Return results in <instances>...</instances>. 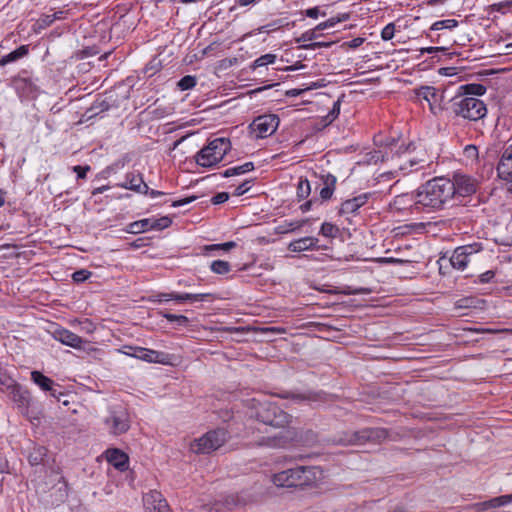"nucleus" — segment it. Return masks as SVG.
Instances as JSON below:
<instances>
[{"label": "nucleus", "instance_id": "obj_28", "mask_svg": "<svg viewBox=\"0 0 512 512\" xmlns=\"http://www.w3.org/2000/svg\"><path fill=\"white\" fill-rule=\"evenodd\" d=\"M279 397L284 399H292L296 402L302 401H317L319 399V395L317 393L308 392V393H289L285 392L279 394Z\"/></svg>", "mask_w": 512, "mask_h": 512}, {"label": "nucleus", "instance_id": "obj_46", "mask_svg": "<svg viewBox=\"0 0 512 512\" xmlns=\"http://www.w3.org/2000/svg\"><path fill=\"white\" fill-rule=\"evenodd\" d=\"M236 245H237L236 242L229 241V242H225V243H221V244L206 245L204 247V250L207 251V252L218 251V250L229 251V250L235 248Z\"/></svg>", "mask_w": 512, "mask_h": 512}, {"label": "nucleus", "instance_id": "obj_27", "mask_svg": "<svg viewBox=\"0 0 512 512\" xmlns=\"http://www.w3.org/2000/svg\"><path fill=\"white\" fill-rule=\"evenodd\" d=\"M276 59L277 56L272 53L261 55L250 64L249 69L253 72L257 71L260 68L267 67L269 64H274Z\"/></svg>", "mask_w": 512, "mask_h": 512}, {"label": "nucleus", "instance_id": "obj_39", "mask_svg": "<svg viewBox=\"0 0 512 512\" xmlns=\"http://www.w3.org/2000/svg\"><path fill=\"white\" fill-rule=\"evenodd\" d=\"M510 503H512V494L501 495V496H498V497L488 500V507H490V509H493V508H498L501 506L508 505Z\"/></svg>", "mask_w": 512, "mask_h": 512}, {"label": "nucleus", "instance_id": "obj_52", "mask_svg": "<svg viewBox=\"0 0 512 512\" xmlns=\"http://www.w3.org/2000/svg\"><path fill=\"white\" fill-rule=\"evenodd\" d=\"M463 153H464L465 158H467V159H470V160L478 159V149L474 145H467L464 148Z\"/></svg>", "mask_w": 512, "mask_h": 512}, {"label": "nucleus", "instance_id": "obj_55", "mask_svg": "<svg viewBox=\"0 0 512 512\" xmlns=\"http://www.w3.org/2000/svg\"><path fill=\"white\" fill-rule=\"evenodd\" d=\"M305 15L309 18L317 19L319 16L325 17L326 12L320 11V8L318 6H316V7L306 9Z\"/></svg>", "mask_w": 512, "mask_h": 512}, {"label": "nucleus", "instance_id": "obj_51", "mask_svg": "<svg viewBox=\"0 0 512 512\" xmlns=\"http://www.w3.org/2000/svg\"><path fill=\"white\" fill-rule=\"evenodd\" d=\"M319 36L318 33H316V30L310 29L308 31H305L299 38L296 39V41L299 42H307V41H313Z\"/></svg>", "mask_w": 512, "mask_h": 512}, {"label": "nucleus", "instance_id": "obj_2", "mask_svg": "<svg viewBox=\"0 0 512 512\" xmlns=\"http://www.w3.org/2000/svg\"><path fill=\"white\" fill-rule=\"evenodd\" d=\"M322 477L317 466H296L273 475V483L278 487L312 486Z\"/></svg>", "mask_w": 512, "mask_h": 512}, {"label": "nucleus", "instance_id": "obj_16", "mask_svg": "<svg viewBox=\"0 0 512 512\" xmlns=\"http://www.w3.org/2000/svg\"><path fill=\"white\" fill-rule=\"evenodd\" d=\"M133 350V357L149 363H166L167 355L163 352L147 349L143 347H128Z\"/></svg>", "mask_w": 512, "mask_h": 512}, {"label": "nucleus", "instance_id": "obj_40", "mask_svg": "<svg viewBox=\"0 0 512 512\" xmlns=\"http://www.w3.org/2000/svg\"><path fill=\"white\" fill-rule=\"evenodd\" d=\"M245 504L243 497L238 494H230L225 497L224 505L227 509H233Z\"/></svg>", "mask_w": 512, "mask_h": 512}, {"label": "nucleus", "instance_id": "obj_32", "mask_svg": "<svg viewBox=\"0 0 512 512\" xmlns=\"http://www.w3.org/2000/svg\"><path fill=\"white\" fill-rule=\"evenodd\" d=\"M252 170H254L253 162H245L243 165L225 170V172L223 173V176L231 177V176L241 175V174L250 172Z\"/></svg>", "mask_w": 512, "mask_h": 512}, {"label": "nucleus", "instance_id": "obj_8", "mask_svg": "<svg viewBox=\"0 0 512 512\" xmlns=\"http://www.w3.org/2000/svg\"><path fill=\"white\" fill-rule=\"evenodd\" d=\"M279 126V118L275 114H264L256 117L249 125V134L252 139L267 138Z\"/></svg>", "mask_w": 512, "mask_h": 512}, {"label": "nucleus", "instance_id": "obj_59", "mask_svg": "<svg viewBox=\"0 0 512 512\" xmlns=\"http://www.w3.org/2000/svg\"><path fill=\"white\" fill-rule=\"evenodd\" d=\"M331 45L332 42H312L310 44L304 45L303 48L308 50H315L324 47L327 48L330 47Z\"/></svg>", "mask_w": 512, "mask_h": 512}, {"label": "nucleus", "instance_id": "obj_4", "mask_svg": "<svg viewBox=\"0 0 512 512\" xmlns=\"http://www.w3.org/2000/svg\"><path fill=\"white\" fill-rule=\"evenodd\" d=\"M230 438L224 428L210 430L190 444V450L196 454H210L222 447Z\"/></svg>", "mask_w": 512, "mask_h": 512}, {"label": "nucleus", "instance_id": "obj_20", "mask_svg": "<svg viewBox=\"0 0 512 512\" xmlns=\"http://www.w3.org/2000/svg\"><path fill=\"white\" fill-rule=\"evenodd\" d=\"M318 241V238L311 236L299 238L289 243L288 250L294 253L314 250L317 248Z\"/></svg>", "mask_w": 512, "mask_h": 512}, {"label": "nucleus", "instance_id": "obj_41", "mask_svg": "<svg viewBox=\"0 0 512 512\" xmlns=\"http://www.w3.org/2000/svg\"><path fill=\"white\" fill-rule=\"evenodd\" d=\"M320 234L328 238H335L339 234V228L332 223L324 222L320 228Z\"/></svg>", "mask_w": 512, "mask_h": 512}, {"label": "nucleus", "instance_id": "obj_1", "mask_svg": "<svg viewBox=\"0 0 512 512\" xmlns=\"http://www.w3.org/2000/svg\"><path fill=\"white\" fill-rule=\"evenodd\" d=\"M451 180L436 177L421 185L416 192L415 210L420 207L431 210L444 209L453 200Z\"/></svg>", "mask_w": 512, "mask_h": 512}, {"label": "nucleus", "instance_id": "obj_7", "mask_svg": "<svg viewBox=\"0 0 512 512\" xmlns=\"http://www.w3.org/2000/svg\"><path fill=\"white\" fill-rule=\"evenodd\" d=\"M231 142L226 137H217L209 140L208 144L200 149L193 157V160H223L231 150Z\"/></svg>", "mask_w": 512, "mask_h": 512}, {"label": "nucleus", "instance_id": "obj_24", "mask_svg": "<svg viewBox=\"0 0 512 512\" xmlns=\"http://www.w3.org/2000/svg\"><path fill=\"white\" fill-rule=\"evenodd\" d=\"M48 450L44 446H34L28 454V461L32 466H38L44 463Z\"/></svg>", "mask_w": 512, "mask_h": 512}, {"label": "nucleus", "instance_id": "obj_44", "mask_svg": "<svg viewBox=\"0 0 512 512\" xmlns=\"http://www.w3.org/2000/svg\"><path fill=\"white\" fill-rule=\"evenodd\" d=\"M160 314L169 322H176L179 326H186L189 323V319L184 315H175L168 312H160Z\"/></svg>", "mask_w": 512, "mask_h": 512}, {"label": "nucleus", "instance_id": "obj_18", "mask_svg": "<svg viewBox=\"0 0 512 512\" xmlns=\"http://www.w3.org/2000/svg\"><path fill=\"white\" fill-rule=\"evenodd\" d=\"M53 335L56 340L72 348H81L84 343L81 337L64 328L56 329Z\"/></svg>", "mask_w": 512, "mask_h": 512}, {"label": "nucleus", "instance_id": "obj_57", "mask_svg": "<svg viewBox=\"0 0 512 512\" xmlns=\"http://www.w3.org/2000/svg\"><path fill=\"white\" fill-rule=\"evenodd\" d=\"M229 199V193L220 192L214 195L211 199V203L214 205H219L225 203Z\"/></svg>", "mask_w": 512, "mask_h": 512}, {"label": "nucleus", "instance_id": "obj_49", "mask_svg": "<svg viewBox=\"0 0 512 512\" xmlns=\"http://www.w3.org/2000/svg\"><path fill=\"white\" fill-rule=\"evenodd\" d=\"M395 34V24L393 22L388 23L381 31V38L384 41L391 40Z\"/></svg>", "mask_w": 512, "mask_h": 512}, {"label": "nucleus", "instance_id": "obj_50", "mask_svg": "<svg viewBox=\"0 0 512 512\" xmlns=\"http://www.w3.org/2000/svg\"><path fill=\"white\" fill-rule=\"evenodd\" d=\"M321 181L325 187L335 190L337 179L334 175L327 173L320 176Z\"/></svg>", "mask_w": 512, "mask_h": 512}, {"label": "nucleus", "instance_id": "obj_43", "mask_svg": "<svg viewBox=\"0 0 512 512\" xmlns=\"http://www.w3.org/2000/svg\"><path fill=\"white\" fill-rule=\"evenodd\" d=\"M196 84H197V79L195 76L186 75L179 80L177 85L180 88V90L185 91V90H190V89L194 88L196 86Z\"/></svg>", "mask_w": 512, "mask_h": 512}, {"label": "nucleus", "instance_id": "obj_29", "mask_svg": "<svg viewBox=\"0 0 512 512\" xmlns=\"http://www.w3.org/2000/svg\"><path fill=\"white\" fill-rule=\"evenodd\" d=\"M31 379L35 384H37L42 390L48 391L52 388V385L54 384L53 380L49 377L45 376L39 371H32L31 372Z\"/></svg>", "mask_w": 512, "mask_h": 512}, {"label": "nucleus", "instance_id": "obj_34", "mask_svg": "<svg viewBox=\"0 0 512 512\" xmlns=\"http://www.w3.org/2000/svg\"><path fill=\"white\" fill-rule=\"evenodd\" d=\"M210 269L215 274L225 275L231 271V265L224 260H215L211 262Z\"/></svg>", "mask_w": 512, "mask_h": 512}, {"label": "nucleus", "instance_id": "obj_9", "mask_svg": "<svg viewBox=\"0 0 512 512\" xmlns=\"http://www.w3.org/2000/svg\"><path fill=\"white\" fill-rule=\"evenodd\" d=\"M482 251L483 245L480 242L459 246L454 250L450 263L453 268L464 270Z\"/></svg>", "mask_w": 512, "mask_h": 512}, {"label": "nucleus", "instance_id": "obj_61", "mask_svg": "<svg viewBox=\"0 0 512 512\" xmlns=\"http://www.w3.org/2000/svg\"><path fill=\"white\" fill-rule=\"evenodd\" d=\"M495 277V272L488 270L479 276L480 283H489Z\"/></svg>", "mask_w": 512, "mask_h": 512}, {"label": "nucleus", "instance_id": "obj_14", "mask_svg": "<svg viewBox=\"0 0 512 512\" xmlns=\"http://www.w3.org/2000/svg\"><path fill=\"white\" fill-rule=\"evenodd\" d=\"M12 86L20 98L34 97L38 91L37 85L28 76L18 75L12 79Z\"/></svg>", "mask_w": 512, "mask_h": 512}, {"label": "nucleus", "instance_id": "obj_31", "mask_svg": "<svg viewBox=\"0 0 512 512\" xmlns=\"http://www.w3.org/2000/svg\"><path fill=\"white\" fill-rule=\"evenodd\" d=\"M149 230H150L149 218L134 221V222L130 223L126 228V232L131 233V234H138V233H142V232L149 231Z\"/></svg>", "mask_w": 512, "mask_h": 512}, {"label": "nucleus", "instance_id": "obj_47", "mask_svg": "<svg viewBox=\"0 0 512 512\" xmlns=\"http://www.w3.org/2000/svg\"><path fill=\"white\" fill-rule=\"evenodd\" d=\"M92 275V272L86 269H80L72 274V279L76 283H82L88 280Z\"/></svg>", "mask_w": 512, "mask_h": 512}, {"label": "nucleus", "instance_id": "obj_54", "mask_svg": "<svg viewBox=\"0 0 512 512\" xmlns=\"http://www.w3.org/2000/svg\"><path fill=\"white\" fill-rule=\"evenodd\" d=\"M151 114L154 118L160 119L164 118L165 116L171 114V108L167 107H156L151 111Z\"/></svg>", "mask_w": 512, "mask_h": 512}, {"label": "nucleus", "instance_id": "obj_35", "mask_svg": "<svg viewBox=\"0 0 512 512\" xmlns=\"http://www.w3.org/2000/svg\"><path fill=\"white\" fill-rule=\"evenodd\" d=\"M415 200H416V195H414V194H402V195H398L395 198V205L399 209H403V208H405V205L410 204V208L415 209V205H414Z\"/></svg>", "mask_w": 512, "mask_h": 512}, {"label": "nucleus", "instance_id": "obj_3", "mask_svg": "<svg viewBox=\"0 0 512 512\" xmlns=\"http://www.w3.org/2000/svg\"><path fill=\"white\" fill-rule=\"evenodd\" d=\"M450 110L456 117L469 121H478L487 114L486 104L476 98L455 95L450 101Z\"/></svg>", "mask_w": 512, "mask_h": 512}, {"label": "nucleus", "instance_id": "obj_33", "mask_svg": "<svg viewBox=\"0 0 512 512\" xmlns=\"http://www.w3.org/2000/svg\"><path fill=\"white\" fill-rule=\"evenodd\" d=\"M54 23L53 17L51 14H42L33 25V31L35 33H40L42 30L50 27Z\"/></svg>", "mask_w": 512, "mask_h": 512}, {"label": "nucleus", "instance_id": "obj_36", "mask_svg": "<svg viewBox=\"0 0 512 512\" xmlns=\"http://www.w3.org/2000/svg\"><path fill=\"white\" fill-rule=\"evenodd\" d=\"M311 186L307 178H300L297 185V197L305 199L310 195Z\"/></svg>", "mask_w": 512, "mask_h": 512}, {"label": "nucleus", "instance_id": "obj_38", "mask_svg": "<svg viewBox=\"0 0 512 512\" xmlns=\"http://www.w3.org/2000/svg\"><path fill=\"white\" fill-rule=\"evenodd\" d=\"M458 26V21L455 19H445V20H439L432 24L430 27V30L432 31H438L442 29H453Z\"/></svg>", "mask_w": 512, "mask_h": 512}, {"label": "nucleus", "instance_id": "obj_63", "mask_svg": "<svg viewBox=\"0 0 512 512\" xmlns=\"http://www.w3.org/2000/svg\"><path fill=\"white\" fill-rule=\"evenodd\" d=\"M249 184H250V181H245V182H243L242 184H240V185L235 189L234 194H235L236 196H241V195H243L244 193H246V192L249 190V188H250Z\"/></svg>", "mask_w": 512, "mask_h": 512}, {"label": "nucleus", "instance_id": "obj_48", "mask_svg": "<svg viewBox=\"0 0 512 512\" xmlns=\"http://www.w3.org/2000/svg\"><path fill=\"white\" fill-rule=\"evenodd\" d=\"M349 18H350L349 13H342V14H338L335 17L329 18L328 20H326V23H327L328 28H333L336 24H338L340 22H345V21L349 20Z\"/></svg>", "mask_w": 512, "mask_h": 512}, {"label": "nucleus", "instance_id": "obj_26", "mask_svg": "<svg viewBox=\"0 0 512 512\" xmlns=\"http://www.w3.org/2000/svg\"><path fill=\"white\" fill-rule=\"evenodd\" d=\"M497 173L500 179L511 184L508 191L512 193V162H498Z\"/></svg>", "mask_w": 512, "mask_h": 512}, {"label": "nucleus", "instance_id": "obj_17", "mask_svg": "<svg viewBox=\"0 0 512 512\" xmlns=\"http://www.w3.org/2000/svg\"><path fill=\"white\" fill-rule=\"evenodd\" d=\"M370 196V193H363L351 199L345 200L340 206L339 214L357 213L358 210L368 202Z\"/></svg>", "mask_w": 512, "mask_h": 512}, {"label": "nucleus", "instance_id": "obj_22", "mask_svg": "<svg viewBox=\"0 0 512 512\" xmlns=\"http://www.w3.org/2000/svg\"><path fill=\"white\" fill-rule=\"evenodd\" d=\"M486 86L479 83H467L458 87L456 95H463L468 97L482 96L486 93Z\"/></svg>", "mask_w": 512, "mask_h": 512}, {"label": "nucleus", "instance_id": "obj_42", "mask_svg": "<svg viewBox=\"0 0 512 512\" xmlns=\"http://www.w3.org/2000/svg\"><path fill=\"white\" fill-rule=\"evenodd\" d=\"M478 300L474 297H465L455 302L456 309H471L477 307Z\"/></svg>", "mask_w": 512, "mask_h": 512}, {"label": "nucleus", "instance_id": "obj_5", "mask_svg": "<svg viewBox=\"0 0 512 512\" xmlns=\"http://www.w3.org/2000/svg\"><path fill=\"white\" fill-rule=\"evenodd\" d=\"M103 423L110 435H122L130 429L129 412L123 405H112L109 407L108 415L103 419Z\"/></svg>", "mask_w": 512, "mask_h": 512}, {"label": "nucleus", "instance_id": "obj_30", "mask_svg": "<svg viewBox=\"0 0 512 512\" xmlns=\"http://www.w3.org/2000/svg\"><path fill=\"white\" fill-rule=\"evenodd\" d=\"M110 103L105 99H96L92 105L87 109V113H89V117H93L102 112L108 111L110 109Z\"/></svg>", "mask_w": 512, "mask_h": 512}, {"label": "nucleus", "instance_id": "obj_13", "mask_svg": "<svg viewBox=\"0 0 512 512\" xmlns=\"http://www.w3.org/2000/svg\"><path fill=\"white\" fill-rule=\"evenodd\" d=\"M144 512H172L162 493L150 490L143 495Z\"/></svg>", "mask_w": 512, "mask_h": 512}, {"label": "nucleus", "instance_id": "obj_58", "mask_svg": "<svg viewBox=\"0 0 512 512\" xmlns=\"http://www.w3.org/2000/svg\"><path fill=\"white\" fill-rule=\"evenodd\" d=\"M73 171L75 173H77V178L78 179H84L86 178V175H87V172L90 171V166L88 165H85V166H74L73 168Z\"/></svg>", "mask_w": 512, "mask_h": 512}, {"label": "nucleus", "instance_id": "obj_19", "mask_svg": "<svg viewBox=\"0 0 512 512\" xmlns=\"http://www.w3.org/2000/svg\"><path fill=\"white\" fill-rule=\"evenodd\" d=\"M119 186L125 189H130L137 193L148 192V185L144 182L142 176L139 173H127L125 180Z\"/></svg>", "mask_w": 512, "mask_h": 512}, {"label": "nucleus", "instance_id": "obj_15", "mask_svg": "<svg viewBox=\"0 0 512 512\" xmlns=\"http://www.w3.org/2000/svg\"><path fill=\"white\" fill-rule=\"evenodd\" d=\"M296 438V433L293 430H281L278 434L263 438L260 442L261 445H266L271 448H284L292 443Z\"/></svg>", "mask_w": 512, "mask_h": 512}, {"label": "nucleus", "instance_id": "obj_12", "mask_svg": "<svg viewBox=\"0 0 512 512\" xmlns=\"http://www.w3.org/2000/svg\"><path fill=\"white\" fill-rule=\"evenodd\" d=\"M453 200L470 196L476 192L475 180L464 174H455L451 180Z\"/></svg>", "mask_w": 512, "mask_h": 512}, {"label": "nucleus", "instance_id": "obj_25", "mask_svg": "<svg viewBox=\"0 0 512 512\" xmlns=\"http://www.w3.org/2000/svg\"><path fill=\"white\" fill-rule=\"evenodd\" d=\"M416 95L419 98L426 100L429 103L430 109L433 111V103L437 101V90L432 86H421L416 90Z\"/></svg>", "mask_w": 512, "mask_h": 512}, {"label": "nucleus", "instance_id": "obj_10", "mask_svg": "<svg viewBox=\"0 0 512 512\" xmlns=\"http://www.w3.org/2000/svg\"><path fill=\"white\" fill-rule=\"evenodd\" d=\"M385 435V430L367 428L360 431L346 432L335 441L341 445H361L367 441L385 437Z\"/></svg>", "mask_w": 512, "mask_h": 512}, {"label": "nucleus", "instance_id": "obj_23", "mask_svg": "<svg viewBox=\"0 0 512 512\" xmlns=\"http://www.w3.org/2000/svg\"><path fill=\"white\" fill-rule=\"evenodd\" d=\"M29 53V46L28 45H21L17 49L13 50L12 52L4 55L2 58H0V66H5L9 63L16 62L19 59L27 56Z\"/></svg>", "mask_w": 512, "mask_h": 512}, {"label": "nucleus", "instance_id": "obj_60", "mask_svg": "<svg viewBox=\"0 0 512 512\" xmlns=\"http://www.w3.org/2000/svg\"><path fill=\"white\" fill-rule=\"evenodd\" d=\"M334 191H335L334 189L324 186L320 190V197H321V199L324 200V201H327V200L331 199L333 194H334Z\"/></svg>", "mask_w": 512, "mask_h": 512}, {"label": "nucleus", "instance_id": "obj_56", "mask_svg": "<svg viewBox=\"0 0 512 512\" xmlns=\"http://www.w3.org/2000/svg\"><path fill=\"white\" fill-rule=\"evenodd\" d=\"M306 222H307L306 220L287 222L285 224L286 232H293V231L299 230L300 228H302L305 225Z\"/></svg>", "mask_w": 512, "mask_h": 512}, {"label": "nucleus", "instance_id": "obj_21", "mask_svg": "<svg viewBox=\"0 0 512 512\" xmlns=\"http://www.w3.org/2000/svg\"><path fill=\"white\" fill-rule=\"evenodd\" d=\"M107 460L119 471L128 469L129 458L123 451L115 448L107 451Z\"/></svg>", "mask_w": 512, "mask_h": 512}, {"label": "nucleus", "instance_id": "obj_11", "mask_svg": "<svg viewBox=\"0 0 512 512\" xmlns=\"http://www.w3.org/2000/svg\"><path fill=\"white\" fill-rule=\"evenodd\" d=\"M0 390L7 393L20 406L28 404V395L22 392L21 386L4 370L0 374Z\"/></svg>", "mask_w": 512, "mask_h": 512}, {"label": "nucleus", "instance_id": "obj_64", "mask_svg": "<svg viewBox=\"0 0 512 512\" xmlns=\"http://www.w3.org/2000/svg\"><path fill=\"white\" fill-rule=\"evenodd\" d=\"M396 174H397L396 171L383 172L378 175L377 179L379 181H389V180L394 179L396 177Z\"/></svg>", "mask_w": 512, "mask_h": 512}, {"label": "nucleus", "instance_id": "obj_53", "mask_svg": "<svg viewBox=\"0 0 512 512\" xmlns=\"http://www.w3.org/2000/svg\"><path fill=\"white\" fill-rule=\"evenodd\" d=\"M50 392V395L54 398H56L58 401H61V398H66L68 395L61 391V386L58 384H53L52 388L48 390Z\"/></svg>", "mask_w": 512, "mask_h": 512}, {"label": "nucleus", "instance_id": "obj_37", "mask_svg": "<svg viewBox=\"0 0 512 512\" xmlns=\"http://www.w3.org/2000/svg\"><path fill=\"white\" fill-rule=\"evenodd\" d=\"M150 230H163L172 224V220L168 216H163L158 219H150Z\"/></svg>", "mask_w": 512, "mask_h": 512}, {"label": "nucleus", "instance_id": "obj_6", "mask_svg": "<svg viewBox=\"0 0 512 512\" xmlns=\"http://www.w3.org/2000/svg\"><path fill=\"white\" fill-rule=\"evenodd\" d=\"M257 419L273 427L284 428L291 419V416L281 409L276 403H260L256 411Z\"/></svg>", "mask_w": 512, "mask_h": 512}, {"label": "nucleus", "instance_id": "obj_45", "mask_svg": "<svg viewBox=\"0 0 512 512\" xmlns=\"http://www.w3.org/2000/svg\"><path fill=\"white\" fill-rule=\"evenodd\" d=\"M344 95H342L340 98H338L334 103L332 109L329 111V113L325 116V120L328 123H332L340 114V107L342 98Z\"/></svg>", "mask_w": 512, "mask_h": 512}, {"label": "nucleus", "instance_id": "obj_62", "mask_svg": "<svg viewBox=\"0 0 512 512\" xmlns=\"http://www.w3.org/2000/svg\"><path fill=\"white\" fill-rule=\"evenodd\" d=\"M365 41V38L362 37H356L352 40L345 42V45H347L349 48L355 49L360 47Z\"/></svg>", "mask_w": 512, "mask_h": 512}]
</instances>
